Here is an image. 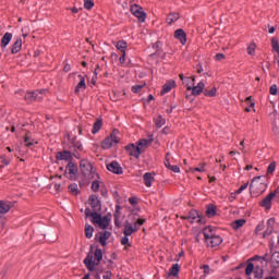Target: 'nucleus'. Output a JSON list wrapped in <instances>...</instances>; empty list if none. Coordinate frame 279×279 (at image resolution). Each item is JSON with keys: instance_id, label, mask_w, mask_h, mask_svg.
Segmentation results:
<instances>
[{"instance_id": "obj_1", "label": "nucleus", "mask_w": 279, "mask_h": 279, "mask_svg": "<svg viewBox=\"0 0 279 279\" xmlns=\"http://www.w3.org/2000/svg\"><path fill=\"white\" fill-rule=\"evenodd\" d=\"M250 191L252 195H263L264 191H267V177H255L250 184Z\"/></svg>"}, {"instance_id": "obj_2", "label": "nucleus", "mask_w": 279, "mask_h": 279, "mask_svg": "<svg viewBox=\"0 0 279 279\" xmlns=\"http://www.w3.org/2000/svg\"><path fill=\"white\" fill-rule=\"evenodd\" d=\"M102 258L104 253L101 252V248H96L94 253V260L92 255H87V257L84 259V265L87 267L88 271H95V266L99 265Z\"/></svg>"}, {"instance_id": "obj_3", "label": "nucleus", "mask_w": 279, "mask_h": 279, "mask_svg": "<svg viewBox=\"0 0 279 279\" xmlns=\"http://www.w3.org/2000/svg\"><path fill=\"white\" fill-rule=\"evenodd\" d=\"M80 167H81V171H82L83 175L85 178H87V180H95V178L98 177L93 171V165L88 160H86V159L81 160Z\"/></svg>"}, {"instance_id": "obj_4", "label": "nucleus", "mask_w": 279, "mask_h": 279, "mask_svg": "<svg viewBox=\"0 0 279 279\" xmlns=\"http://www.w3.org/2000/svg\"><path fill=\"white\" fill-rule=\"evenodd\" d=\"M121 141V137H119V132L114 130L110 136H108L102 143L101 147L102 149H110V147H114V145H118V143Z\"/></svg>"}, {"instance_id": "obj_5", "label": "nucleus", "mask_w": 279, "mask_h": 279, "mask_svg": "<svg viewBox=\"0 0 279 279\" xmlns=\"http://www.w3.org/2000/svg\"><path fill=\"white\" fill-rule=\"evenodd\" d=\"M204 88H205L204 82L201 81L195 86V76H192V83H191V85L187 84V90H192V95L197 97V95H202V93H204Z\"/></svg>"}, {"instance_id": "obj_6", "label": "nucleus", "mask_w": 279, "mask_h": 279, "mask_svg": "<svg viewBox=\"0 0 279 279\" xmlns=\"http://www.w3.org/2000/svg\"><path fill=\"white\" fill-rule=\"evenodd\" d=\"M45 93H47V90L45 89H41L39 92H28L24 96V99L25 101H27V104H32V101H43V96L40 95H45Z\"/></svg>"}, {"instance_id": "obj_7", "label": "nucleus", "mask_w": 279, "mask_h": 279, "mask_svg": "<svg viewBox=\"0 0 279 279\" xmlns=\"http://www.w3.org/2000/svg\"><path fill=\"white\" fill-rule=\"evenodd\" d=\"M92 223H96L98 228H101V230H106L108 226H110V218L108 216L101 217V214L95 215L94 221Z\"/></svg>"}, {"instance_id": "obj_8", "label": "nucleus", "mask_w": 279, "mask_h": 279, "mask_svg": "<svg viewBox=\"0 0 279 279\" xmlns=\"http://www.w3.org/2000/svg\"><path fill=\"white\" fill-rule=\"evenodd\" d=\"M181 218L190 221V223H203L199 211L195 209L190 210L187 215L182 216Z\"/></svg>"}, {"instance_id": "obj_9", "label": "nucleus", "mask_w": 279, "mask_h": 279, "mask_svg": "<svg viewBox=\"0 0 279 279\" xmlns=\"http://www.w3.org/2000/svg\"><path fill=\"white\" fill-rule=\"evenodd\" d=\"M131 13L133 16H136L138 19L140 23H145V20L147 19V13L143 11V8L138 7V4L131 5Z\"/></svg>"}, {"instance_id": "obj_10", "label": "nucleus", "mask_w": 279, "mask_h": 279, "mask_svg": "<svg viewBox=\"0 0 279 279\" xmlns=\"http://www.w3.org/2000/svg\"><path fill=\"white\" fill-rule=\"evenodd\" d=\"M277 192H270L260 203L259 205L266 210L271 209V202H274V197H276Z\"/></svg>"}, {"instance_id": "obj_11", "label": "nucleus", "mask_w": 279, "mask_h": 279, "mask_svg": "<svg viewBox=\"0 0 279 279\" xmlns=\"http://www.w3.org/2000/svg\"><path fill=\"white\" fill-rule=\"evenodd\" d=\"M107 169L111 173H116V175H121V173H123V168L117 161H111L110 163H108Z\"/></svg>"}, {"instance_id": "obj_12", "label": "nucleus", "mask_w": 279, "mask_h": 279, "mask_svg": "<svg viewBox=\"0 0 279 279\" xmlns=\"http://www.w3.org/2000/svg\"><path fill=\"white\" fill-rule=\"evenodd\" d=\"M65 173H68L70 180H74L75 175H77V166L72 161H69L66 165Z\"/></svg>"}, {"instance_id": "obj_13", "label": "nucleus", "mask_w": 279, "mask_h": 279, "mask_svg": "<svg viewBox=\"0 0 279 279\" xmlns=\"http://www.w3.org/2000/svg\"><path fill=\"white\" fill-rule=\"evenodd\" d=\"M276 226V219L270 218L267 220V229L263 233V239H267V236H270V234H274V227Z\"/></svg>"}, {"instance_id": "obj_14", "label": "nucleus", "mask_w": 279, "mask_h": 279, "mask_svg": "<svg viewBox=\"0 0 279 279\" xmlns=\"http://www.w3.org/2000/svg\"><path fill=\"white\" fill-rule=\"evenodd\" d=\"M203 234H204L205 241H207L217 235V229L213 226H208L203 230Z\"/></svg>"}, {"instance_id": "obj_15", "label": "nucleus", "mask_w": 279, "mask_h": 279, "mask_svg": "<svg viewBox=\"0 0 279 279\" xmlns=\"http://www.w3.org/2000/svg\"><path fill=\"white\" fill-rule=\"evenodd\" d=\"M206 243L209 247H219V245H221V243H223V239L219 235H214L213 238H209L206 241Z\"/></svg>"}, {"instance_id": "obj_16", "label": "nucleus", "mask_w": 279, "mask_h": 279, "mask_svg": "<svg viewBox=\"0 0 279 279\" xmlns=\"http://www.w3.org/2000/svg\"><path fill=\"white\" fill-rule=\"evenodd\" d=\"M12 206H14V204L10 201H0V215H8Z\"/></svg>"}, {"instance_id": "obj_17", "label": "nucleus", "mask_w": 279, "mask_h": 279, "mask_svg": "<svg viewBox=\"0 0 279 279\" xmlns=\"http://www.w3.org/2000/svg\"><path fill=\"white\" fill-rule=\"evenodd\" d=\"M151 143H154V135H149L147 140H141L137 143V147L142 150L145 151V149H147V147H149V145H151Z\"/></svg>"}, {"instance_id": "obj_18", "label": "nucleus", "mask_w": 279, "mask_h": 279, "mask_svg": "<svg viewBox=\"0 0 279 279\" xmlns=\"http://www.w3.org/2000/svg\"><path fill=\"white\" fill-rule=\"evenodd\" d=\"M134 232H138V228H136L135 226H132V223L126 221L124 225V231H123L124 236H132Z\"/></svg>"}, {"instance_id": "obj_19", "label": "nucleus", "mask_w": 279, "mask_h": 279, "mask_svg": "<svg viewBox=\"0 0 279 279\" xmlns=\"http://www.w3.org/2000/svg\"><path fill=\"white\" fill-rule=\"evenodd\" d=\"M89 204L93 210L95 211L101 210V202H99V198L97 197V195L89 196Z\"/></svg>"}, {"instance_id": "obj_20", "label": "nucleus", "mask_w": 279, "mask_h": 279, "mask_svg": "<svg viewBox=\"0 0 279 279\" xmlns=\"http://www.w3.org/2000/svg\"><path fill=\"white\" fill-rule=\"evenodd\" d=\"M174 38L181 43V45H186V33L184 29L179 28L174 32Z\"/></svg>"}, {"instance_id": "obj_21", "label": "nucleus", "mask_w": 279, "mask_h": 279, "mask_svg": "<svg viewBox=\"0 0 279 279\" xmlns=\"http://www.w3.org/2000/svg\"><path fill=\"white\" fill-rule=\"evenodd\" d=\"M144 184L147 186V189H150V186L154 184L156 179L154 178V173L146 172L143 175Z\"/></svg>"}, {"instance_id": "obj_22", "label": "nucleus", "mask_w": 279, "mask_h": 279, "mask_svg": "<svg viewBox=\"0 0 279 279\" xmlns=\"http://www.w3.org/2000/svg\"><path fill=\"white\" fill-rule=\"evenodd\" d=\"M126 149L131 151V156H134V158H140L141 154H143L142 149L134 144L126 146Z\"/></svg>"}, {"instance_id": "obj_23", "label": "nucleus", "mask_w": 279, "mask_h": 279, "mask_svg": "<svg viewBox=\"0 0 279 279\" xmlns=\"http://www.w3.org/2000/svg\"><path fill=\"white\" fill-rule=\"evenodd\" d=\"M114 217V226L117 228H121V206L117 205L116 206V211L113 214Z\"/></svg>"}, {"instance_id": "obj_24", "label": "nucleus", "mask_w": 279, "mask_h": 279, "mask_svg": "<svg viewBox=\"0 0 279 279\" xmlns=\"http://www.w3.org/2000/svg\"><path fill=\"white\" fill-rule=\"evenodd\" d=\"M11 40H12V33H5L1 38L0 47L2 49H5V47L10 45Z\"/></svg>"}, {"instance_id": "obj_25", "label": "nucleus", "mask_w": 279, "mask_h": 279, "mask_svg": "<svg viewBox=\"0 0 279 279\" xmlns=\"http://www.w3.org/2000/svg\"><path fill=\"white\" fill-rule=\"evenodd\" d=\"M179 20H180V13H170L166 17V23L168 25H173V23H175Z\"/></svg>"}, {"instance_id": "obj_26", "label": "nucleus", "mask_w": 279, "mask_h": 279, "mask_svg": "<svg viewBox=\"0 0 279 279\" xmlns=\"http://www.w3.org/2000/svg\"><path fill=\"white\" fill-rule=\"evenodd\" d=\"M71 151L69 150H64V151H60L57 154V160H69V162H71Z\"/></svg>"}, {"instance_id": "obj_27", "label": "nucleus", "mask_w": 279, "mask_h": 279, "mask_svg": "<svg viewBox=\"0 0 279 279\" xmlns=\"http://www.w3.org/2000/svg\"><path fill=\"white\" fill-rule=\"evenodd\" d=\"M22 47H23V39L17 38L12 46L11 52L13 54L19 53V51H21Z\"/></svg>"}, {"instance_id": "obj_28", "label": "nucleus", "mask_w": 279, "mask_h": 279, "mask_svg": "<svg viewBox=\"0 0 279 279\" xmlns=\"http://www.w3.org/2000/svg\"><path fill=\"white\" fill-rule=\"evenodd\" d=\"M80 82L76 85L74 93H81V90H86V81L84 80V76L78 75Z\"/></svg>"}, {"instance_id": "obj_29", "label": "nucleus", "mask_w": 279, "mask_h": 279, "mask_svg": "<svg viewBox=\"0 0 279 279\" xmlns=\"http://www.w3.org/2000/svg\"><path fill=\"white\" fill-rule=\"evenodd\" d=\"M270 264H271V267H274V269L279 268V252L272 253L270 258Z\"/></svg>"}, {"instance_id": "obj_30", "label": "nucleus", "mask_w": 279, "mask_h": 279, "mask_svg": "<svg viewBox=\"0 0 279 279\" xmlns=\"http://www.w3.org/2000/svg\"><path fill=\"white\" fill-rule=\"evenodd\" d=\"M110 231H105L100 233L99 236V243L100 245H102V247H106V241H108V239H110Z\"/></svg>"}, {"instance_id": "obj_31", "label": "nucleus", "mask_w": 279, "mask_h": 279, "mask_svg": "<svg viewBox=\"0 0 279 279\" xmlns=\"http://www.w3.org/2000/svg\"><path fill=\"white\" fill-rule=\"evenodd\" d=\"M205 214L210 218L217 215V207L215 205H208Z\"/></svg>"}, {"instance_id": "obj_32", "label": "nucleus", "mask_w": 279, "mask_h": 279, "mask_svg": "<svg viewBox=\"0 0 279 279\" xmlns=\"http://www.w3.org/2000/svg\"><path fill=\"white\" fill-rule=\"evenodd\" d=\"M116 48L118 51H121V53H125V50L128 49V43L125 40H120L117 43Z\"/></svg>"}, {"instance_id": "obj_33", "label": "nucleus", "mask_w": 279, "mask_h": 279, "mask_svg": "<svg viewBox=\"0 0 279 279\" xmlns=\"http://www.w3.org/2000/svg\"><path fill=\"white\" fill-rule=\"evenodd\" d=\"M174 84V82L166 83L161 89V95H167V93H171V88H173Z\"/></svg>"}, {"instance_id": "obj_34", "label": "nucleus", "mask_w": 279, "mask_h": 279, "mask_svg": "<svg viewBox=\"0 0 279 279\" xmlns=\"http://www.w3.org/2000/svg\"><path fill=\"white\" fill-rule=\"evenodd\" d=\"M95 232V228L90 225L85 226V236L86 239H93V233Z\"/></svg>"}, {"instance_id": "obj_35", "label": "nucleus", "mask_w": 279, "mask_h": 279, "mask_svg": "<svg viewBox=\"0 0 279 279\" xmlns=\"http://www.w3.org/2000/svg\"><path fill=\"white\" fill-rule=\"evenodd\" d=\"M165 167H167V169H170V171H173V173H180V167L172 166L169 159L165 161Z\"/></svg>"}, {"instance_id": "obj_36", "label": "nucleus", "mask_w": 279, "mask_h": 279, "mask_svg": "<svg viewBox=\"0 0 279 279\" xmlns=\"http://www.w3.org/2000/svg\"><path fill=\"white\" fill-rule=\"evenodd\" d=\"M101 125H104V122H101V120H96L92 129V134H97L99 130H101Z\"/></svg>"}, {"instance_id": "obj_37", "label": "nucleus", "mask_w": 279, "mask_h": 279, "mask_svg": "<svg viewBox=\"0 0 279 279\" xmlns=\"http://www.w3.org/2000/svg\"><path fill=\"white\" fill-rule=\"evenodd\" d=\"M233 230H239V228H243L245 226V219H239L232 222Z\"/></svg>"}, {"instance_id": "obj_38", "label": "nucleus", "mask_w": 279, "mask_h": 279, "mask_svg": "<svg viewBox=\"0 0 279 279\" xmlns=\"http://www.w3.org/2000/svg\"><path fill=\"white\" fill-rule=\"evenodd\" d=\"M178 274H180V265L174 264L172 265V267L169 270V275L170 276H178Z\"/></svg>"}, {"instance_id": "obj_39", "label": "nucleus", "mask_w": 279, "mask_h": 279, "mask_svg": "<svg viewBox=\"0 0 279 279\" xmlns=\"http://www.w3.org/2000/svg\"><path fill=\"white\" fill-rule=\"evenodd\" d=\"M165 123H167V120H165V118H162V116H159V117L155 120V125H156V128H158V129L162 128V125H165Z\"/></svg>"}, {"instance_id": "obj_40", "label": "nucleus", "mask_w": 279, "mask_h": 279, "mask_svg": "<svg viewBox=\"0 0 279 279\" xmlns=\"http://www.w3.org/2000/svg\"><path fill=\"white\" fill-rule=\"evenodd\" d=\"M205 97H215L217 95V88L213 87L211 89H205Z\"/></svg>"}, {"instance_id": "obj_41", "label": "nucleus", "mask_w": 279, "mask_h": 279, "mask_svg": "<svg viewBox=\"0 0 279 279\" xmlns=\"http://www.w3.org/2000/svg\"><path fill=\"white\" fill-rule=\"evenodd\" d=\"M72 147H74V149H77L78 151H82V149H84L82 142L76 141L75 138L72 141Z\"/></svg>"}, {"instance_id": "obj_42", "label": "nucleus", "mask_w": 279, "mask_h": 279, "mask_svg": "<svg viewBox=\"0 0 279 279\" xmlns=\"http://www.w3.org/2000/svg\"><path fill=\"white\" fill-rule=\"evenodd\" d=\"M95 215H99L97 211H92L90 208L85 209V217H92V222L95 221Z\"/></svg>"}, {"instance_id": "obj_43", "label": "nucleus", "mask_w": 279, "mask_h": 279, "mask_svg": "<svg viewBox=\"0 0 279 279\" xmlns=\"http://www.w3.org/2000/svg\"><path fill=\"white\" fill-rule=\"evenodd\" d=\"M69 192L72 193V195H77V192H78L77 183L70 184Z\"/></svg>"}, {"instance_id": "obj_44", "label": "nucleus", "mask_w": 279, "mask_h": 279, "mask_svg": "<svg viewBox=\"0 0 279 279\" xmlns=\"http://www.w3.org/2000/svg\"><path fill=\"white\" fill-rule=\"evenodd\" d=\"M95 2L93 0H84L85 10H93Z\"/></svg>"}, {"instance_id": "obj_45", "label": "nucleus", "mask_w": 279, "mask_h": 279, "mask_svg": "<svg viewBox=\"0 0 279 279\" xmlns=\"http://www.w3.org/2000/svg\"><path fill=\"white\" fill-rule=\"evenodd\" d=\"M24 143H25L26 147H32V145H34V140H32V137H29V134H26L24 137Z\"/></svg>"}, {"instance_id": "obj_46", "label": "nucleus", "mask_w": 279, "mask_h": 279, "mask_svg": "<svg viewBox=\"0 0 279 279\" xmlns=\"http://www.w3.org/2000/svg\"><path fill=\"white\" fill-rule=\"evenodd\" d=\"M252 271H254V264L248 263L245 268L246 276H252Z\"/></svg>"}, {"instance_id": "obj_47", "label": "nucleus", "mask_w": 279, "mask_h": 279, "mask_svg": "<svg viewBox=\"0 0 279 279\" xmlns=\"http://www.w3.org/2000/svg\"><path fill=\"white\" fill-rule=\"evenodd\" d=\"M145 218H138L135 222H134V227L137 228V230L141 229V226H143V223H145Z\"/></svg>"}, {"instance_id": "obj_48", "label": "nucleus", "mask_w": 279, "mask_h": 279, "mask_svg": "<svg viewBox=\"0 0 279 279\" xmlns=\"http://www.w3.org/2000/svg\"><path fill=\"white\" fill-rule=\"evenodd\" d=\"M129 235H124L121 239V245H128L129 247H132V244H130V238H128Z\"/></svg>"}, {"instance_id": "obj_49", "label": "nucleus", "mask_w": 279, "mask_h": 279, "mask_svg": "<svg viewBox=\"0 0 279 279\" xmlns=\"http://www.w3.org/2000/svg\"><path fill=\"white\" fill-rule=\"evenodd\" d=\"M274 171H276V161H272L269 163L268 168H267V173H274Z\"/></svg>"}, {"instance_id": "obj_50", "label": "nucleus", "mask_w": 279, "mask_h": 279, "mask_svg": "<svg viewBox=\"0 0 279 279\" xmlns=\"http://www.w3.org/2000/svg\"><path fill=\"white\" fill-rule=\"evenodd\" d=\"M247 186H250V183H244L243 185L240 186V189L235 191V193H238V195H241L243 191L247 189Z\"/></svg>"}, {"instance_id": "obj_51", "label": "nucleus", "mask_w": 279, "mask_h": 279, "mask_svg": "<svg viewBox=\"0 0 279 279\" xmlns=\"http://www.w3.org/2000/svg\"><path fill=\"white\" fill-rule=\"evenodd\" d=\"M92 191H94L95 193H97V191H99V181H97V180L93 181Z\"/></svg>"}, {"instance_id": "obj_52", "label": "nucleus", "mask_w": 279, "mask_h": 279, "mask_svg": "<svg viewBox=\"0 0 279 279\" xmlns=\"http://www.w3.org/2000/svg\"><path fill=\"white\" fill-rule=\"evenodd\" d=\"M144 87L145 85H135L132 87V93H141V90H143Z\"/></svg>"}, {"instance_id": "obj_53", "label": "nucleus", "mask_w": 279, "mask_h": 279, "mask_svg": "<svg viewBox=\"0 0 279 279\" xmlns=\"http://www.w3.org/2000/svg\"><path fill=\"white\" fill-rule=\"evenodd\" d=\"M269 93L270 95H278V85H271Z\"/></svg>"}, {"instance_id": "obj_54", "label": "nucleus", "mask_w": 279, "mask_h": 279, "mask_svg": "<svg viewBox=\"0 0 279 279\" xmlns=\"http://www.w3.org/2000/svg\"><path fill=\"white\" fill-rule=\"evenodd\" d=\"M263 230H265V222H262V223L257 225V227L255 229V232L256 233L263 232Z\"/></svg>"}, {"instance_id": "obj_55", "label": "nucleus", "mask_w": 279, "mask_h": 279, "mask_svg": "<svg viewBox=\"0 0 279 279\" xmlns=\"http://www.w3.org/2000/svg\"><path fill=\"white\" fill-rule=\"evenodd\" d=\"M102 279H112V271L107 270L102 275Z\"/></svg>"}, {"instance_id": "obj_56", "label": "nucleus", "mask_w": 279, "mask_h": 279, "mask_svg": "<svg viewBox=\"0 0 279 279\" xmlns=\"http://www.w3.org/2000/svg\"><path fill=\"white\" fill-rule=\"evenodd\" d=\"M201 269H204V276H208L210 274V266L208 265H204Z\"/></svg>"}, {"instance_id": "obj_57", "label": "nucleus", "mask_w": 279, "mask_h": 279, "mask_svg": "<svg viewBox=\"0 0 279 279\" xmlns=\"http://www.w3.org/2000/svg\"><path fill=\"white\" fill-rule=\"evenodd\" d=\"M255 49H256V46H254V45L248 46V47H247V53H248V56H254Z\"/></svg>"}, {"instance_id": "obj_58", "label": "nucleus", "mask_w": 279, "mask_h": 279, "mask_svg": "<svg viewBox=\"0 0 279 279\" xmlns=\"http://www.w3.org/2000/svg\"><path fill=\"white\" fill-rule=\"evenodd\" d=\"M215 58H216V60H218V61L226 60V54H223V53H217Z\"/></svg>"}, {"instance_id": "obj_59", "label": "nucleus", "mask_w": 279, "mask_h": 279, "mask_svg": "<svg viewBox=\"0 0 279 279\" xmlns=\"http://www.w3.org/2000/svg\"><path fill=\"white\" fill-rule=\"evenodd\" d=\"M236 195H239V193L236 192L231 193L229 196L230 202H234L236 199Z\"/></svg>"}, {"instance_id": "obj_60", "label": "nucleus", "mask_w": 279, "mask_h": 279, "mask_svg": "<svg viewBox=\"0 0 279 279\" xmlns=\"http://www.w3.org/2000/svg\"><path fill=\"white\" fill-rule=\"evenodd\" d=\"M204 167H205V165H202L201 167H196V168L192 169V171L193 172L194 171L204 172L205 171Z\"/></svg>"}, {"instance_id": "obj_61", "label": "nucleus", "mask_w": 279, "mask_h": 279, "mask_svg": "<svg viewBox=\"0 0 279 279\" xmlns=\"http://www.w3.org/2000/svg\"><path fill=\"white\" fill-rule=\"evenodd\" d=\"M192 82H193V77H185L184 84H186V86L189 87L191 86Z\"/></svg>"}, {"instance_id": "obj_62", "label": "nucleus", "mask_w": 279, "mask_h": 279, "mask_svg": "<svg viewBox=\"0 0 279 279\" xmlns=\"http://www.w3.org/2000/svg\"><path fill=\"white\" fill-rule=\"evenodd\" d=\"M120 64H125V52H122L120 57Z\"/></svg>"}, {"instance_id": "obj_63", "label": "nucleus", "mask_w": 279, "mask_h": 279, "mask_svg": "<svg viewBox=\"0 0 279 279\" xmlns=\"http://www.w3.org/2000/svg\"><path fill=\"white\" fill-rule=\"evenodd\" d=\"M252 101V96L247 97L246 98V104H250L251 108H254V102H251Z\"/></svg>"}, {"instance_id": "obj_64", "label": "nucleus", "mask_w": 279, "mask_h": 279, "mask_svg": "<svg viewBox=\"0 0 279 279\" xmlns=\"http://www.w3.org/2000/svg\"><path fill=\"white\" fill-rule=\"evenodd\" d=\"M63 71H64L65 73H69V71H71V65L65 64L64 68H63Z\"/></svg>"}]
</instances>
